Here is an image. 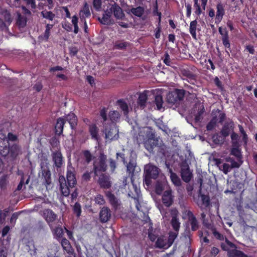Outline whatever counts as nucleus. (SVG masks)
Segmentation results:
<instances>
[{
    "label": "nucleus",
    "instance_id": "69168bd1",
    "mask_svg": "<svg viewBox=\"0 0 257 257\" xmlns=\"http://www.w3.org/2000/svg\"><path fill=\"white\" fill-rule=\"evenodd\" d=\"M63 249L69 255H73L74 252V249L71 246V244L63 247Z\"/></svg>",
    "mask_w": 257,
    "mask_h": 257
},
{
    "label": "nucleus",
    "instance_id": "4c0bfd02",
    "mask_svg": "<svg viewBox=\"0 0 257 257\" xmlns=\"http://www.w3.org/2000/svg\"><path fill=\"white\" fill-rule=\"evenodd\" d=\"M26 246L27 247V249L29 252H30L31 255H35L37 253L36 250L37 249L35 248L34 245V242L33 240H29L27 242Z\"/></svg>",
    "mask_w": 257,
    "mask_h": 257
},
{
    "label": "nucleus",
    "instance_id": "473e14b6",
    "mask_svg": "<svg viewBox=\"0 0 257 257\" xmlns=\"http://www.w3.org/2000/svg\"><path fill=\"white\" fill-rule=\"evenodd\" d=\"M117 105L123 111L124 115H126L128 112V107L127 103L123 99H119L117 101Z\"/></svg>",
    "mask_w": 257,
    "mask_h": 257
},
{
    "label": "nucleus",
    "instance_id": "ea45409f",
    "mask_svg": "<svg viewBox=\"0 0 257 257\" xmlns=\"http://www.w3.org/2000/svg\"><path fill=\"white\" fill-rule=\"evenodd\" d=\"M166 184L165 182H157L156 185V193L160 195L165 189Z\"/></svg>",
    "mask_w": 257,
    "mask_h": 257
},
{
    "label": "nucleus",
    "instance_id": "6e6d98bb",
    "mask_svg": "<svg viewBox=\"0 0 257 257\" xmlns=\"http://www.w3.org/2000/svg\"><path fill=\"white\" fill-rule=\"evenodd\" d=\"M73 210L75 213L76 214L77 216L79 217L81 212V208L79 203H76L73 207Z\"/></svg>",
    "mask_w": 257,
    "mask_h": 257
},
{
    "label": "nucleus",
    "instance_id": "4d7b16f0",
    "mask_svg": "<svg viewBox=\"0 0 257 257\" xmlns=\"http://www.w3.org/2000/svg\"><path fill=\"white\" fill-rule=\"evenodd\" d=\"M217 123L216 118L213 117L207 125L206 128L207 130H212Z\"/></svg>",
    "mask_w": 257,
    "mask_h": 257
},
{
    "label": "nucleus",
    "instance_id": "2f4dec72",
    "mask_svg": "<svg viewBox=\"0 0 257 257\" xmlns=\"http://www.w3.org/2000/svg\"><path fill=\"white\" fill-rule=\"evenodd\" d=\"M217 12L216 15V19L220 22L224 15V6L221 3H218L216 6Z\"/></svg>",
    "mask_w": 257,
    "mask_h": 257
},
{
    "label": "nucleus",
    "instance_id": "6e6552de",
    "mask_svg": "<svg viewBox=\"0 0 257 257\" xmlns=\"http://www.w3.org/2000/svg\"><path fill=\"white\" fill-rule=\"evenodd\" d=\"M185 91L182 89H176L169 92L167 95V101L169 103L175 104L184 98Z\"/></svg>",
    "mask_w": 257,
    "mask_h": 257
},
{
    "label": "nucleus",
    "instance_id": "7ed1b4c3",
    "mask_svg": "<svg viewBox=\"0 0 257 257\" xmlns=\"http://www.w3.org/2000/svg\"><path fill=\"white\" fill-rule=\"evenodd\" d=\"M160 174V170L156 166L148 164L144 167V182L149 186L151 183V179H156Z\"/></svg>",
    "mask_w": 257,
    "mask_h": 257
},
{
    "label": "nucleus",
    "instance_id": "aec40b11",
    "mask_svg": "<svg viewBox=\"0 0 257 257\" xmlns=\"http://www.w3.org/2000/svg\"><path fill=\"white\" fill-rule=\"evenodd\" d=\"M234 128V123L233 121H229L225 123L221 131V134L223 138L229 136L231 132H233Z\"/></svg>",
    "mask_w": 257,
    "mask_h": 257
},
{
    "label": "nucleus",
    "instance_id": "1a4fd4ad",
    "mask_svg": "<svg viewBox=\"0 0 257 257\" xmlns=\"http://www.w3.org/2000/svg\"><path fill=\"white\" fill-rule=\"evenodd\" d=\"M113 11L112 9V4H109L106 10L104 11L102 18H98L99 21L103 25H109L113 24L114 21L111 19Z\"/></svg>",
    "mask_w": 257,
    "mask_h": 257
},
{
    "label": "nucleus",
    "instance_id": "423d86ee",
    "mask_svg": "<svg viewBox=\"0 0 257 257\" xmlns=\"http://www.w3.org/2000/svg\"><path fill=\"white\" fill-rule=\"evenodd\" d=\"M106 161V156L101 153L98 159L93 162V172L94 174V178L99 174L106 171L107 167Z\"/></svg>",
    "mask_w": 257,
    "mask_h": 257
},
{
    "label": "nucleus",
    "instance_id": "0e129e2a",
    "mask_svg": "<svg viewBox=\"0 0 257 257\" xmlns=\"http://www.w3.org/2000/svg\"><path fill=\"white\" fill-rule=\"evenodd\" d=\"M183 215L188 218V220H190V218L195 217L193 213L189 210H185L183 211Z\"/></svg>",
    "mask_w": 257,
    "mask_h": 257
},
{
    "label": "nucleus",
    "instance_id": "e433bc0d",
    "mask_svg": "<svg viewBox=\"0 0 257 257\" xmlns=\"http://www.w3.org/2000/svg\"><path fill=\"white\" fill-rule=\"evenodd\" d=\"M109 117L112 121L111 123H114L119 119L120 114L117 111H110L109 113Z\"/></svg>",
    "mask_w": 257,
    "mask_h": 257
},
{
    "label": "nucleus",
    "instance_id": "09e8293b",
    "mask_svg": "<svg viewBox=\"0 0 257 257\" xmlns=\"http://www.w3.org/2000/svg\"><path fill=\"white\" fill-rule=\"evenodd\" d=\"M43 18L52 21L55 17V14L50 11H43L41 12Z\"/></svg>",
    "mask_w": 257,
    "mask_h": 257
},
{
    "label": "nucleus",
    "instance_id": "3c124183",
    "mask_svg": "<svg viewBox=\"0 0 257 257\" xmlns=\"http://www.w3.org/2000/svg\"><path fill=\"white\" fill-rule=\"evenodd\" d=\"M188 221L191 225V229L192 230L195 231L198 229V222L195 217L190 218Z\"/></svg>",
    "mask_w": 257,
    "mask_h": 257
},
{
    "label": "nucleus",
    "instance_id": "c03bdc74",
    "mask_svg": "<svg viewBox=\"0 0 257 257\" xmlns=\"http://www.w3.org/2000/svg\"><path fill=\"white\" fill-rule=\"evenodd\" d=\"M131 12L134 15L141 17L144 14V9L142 7H138L136 8H133L131 9Z\"/></svg>",
    "mask_w": 257,
    "mask_h": 257
},
{
    "label": "nucleus",
    "instance_id": "8fccbe9b",
    "mask_svg": "<svg viewBox=\"0 0 257 257\" xmlns=\"http://www.w3.org/2000/svg\"><path fill=\"white\" fill-rule=\"evenodd\" d=\"M178 235V232L174 231V232H171L169 233V236L168 238L167 241L170 245V246L173 244L174 240L177 237Z\"/></svg>",
    "mask_w": 257,
    "mask_h": 257
},
{
    "label": "nucleus",
    "instance_id": "bf43d9fd",
    "mask_svg": "<svg viewBox=\"0 0 257 257\" xmlns=\"http://www.w3.org/2000/svg\"><path fill=\"white\" fill-rule=\"evenodd\" d=\"M93 6L96 11H100L101 7V0H93Z\"/></svg>",
    "mask_w": 257,
    "mask_h": 257
},
{
    "label": "nucleus",
    "instance_id": "774afa93",
    "mask_svg": "<svg viewBox=\"0 0 257 257\" xmlns=\"http://www.w3.org/2000/svg\"><path fill=\"white\" fill-rule=\"evenodd\" d=\"M7 249L6 247H0V257H7Z\"/></svg>",
    "mask_w": 257,
    "mask_h": 257
},
{
    "label": "nucleus",
    "instance_id": "a19ab883",
    "mask_svg": "<svg viewBox=\"0 0 257 257\" xmlns=\"http://www.w3.org/2000/svg\"><path fill=\"white\" fill-rule=\"evenodd\" d=\"M17 23L19 27L22 28L24 27L27 23V19L26 17L22 15L20 13H18Z\"/></svg>",
    "mask_w": 257,
    "mask_h": 257
},
{
    "label": "nucleus",
    "instance_id": "c85d7f7f",
    "mask_svg": "<svg viewBox=\"0 0 257 257\" xmlns=\"http://www.w3.org/2000/svg\"><path fill=\"white\" fill-rule=\"evenodd\" d=\"M107 196L109 199V203L112 205V206L115 209H117L118 206L120 205L119 200L117 199L114 194L111 193H108L107 194Z\"/></svg>",
    "mask_w": 257,
    "mask_h": 257
},
{
    "label": "nucleus",
    "instance_id": "393cba45",
    "mask_svg": "<svg viewBox=\"0 0 257 257\" xmlns=\"http://www.w3.org/2000/svg\"><path fill=\"white\" fill-rule=\"evenodd\" d=\"M91 13L89 10V6L86 2L85 3L84 7L80 11L79 16L81 21L85 20L86 18L90 17Z\"/></svg>",
    "mask_w": 257,
    "mask_h": 257
},
{
    "label": "nucleus",
    "instance_id": "6ab92c4d",
    "mask_svg": "<svg viewBox=\"0 0 257 257\" xmlns=\"http://www.w3.org/2000/svg\"><path fill=\"white\" fill-rule=\"evenodd\" d=\"M112 9L113 15L117 20H123L125 15L118 5L113 2V3L112 4Z\"/></svg>",
    "mask_w": 257,
    "mask_h": 257
},
{
    "label": "nucleus",
    "instance_id": "0eeeda50",
    "mask_svg": "<svg viewBox=\"0 0 257 257\" xmlns=\"http://www.w3.org/2000/svg\"><path fill=\"white\" fill-rule=\"evenodd\" d=\"M103 127V132L105 134L106 139L109 141H114L118 139V128L115 123L108 124L104 123Z\"/></svg>",
    "mask_w": 257,
    "mask_h": 257
},
{
    "label": "nucleus",
    "instance_id": "4be33fe9",
    "mask_svg": "<svg viewBox=\"0 0 257 257\" xmlns=\"http://www.w3.org/2000/svg\"><path fill=\"white\" fill-rule=\"evenodd\" d=\"M43 216L48 223H50L56 220L57 215L51 209H46L43 211Z\"/></svg>",
    "mask_w": 257,
    "mask_h": 257
},
{
    "label": "nucleus",
    "instance_id": "9b49d317",
    "mask_svg": "<svg viewBox=\"0 0 257 257\" xmlns=\"http://www.w3.org/2000/svg\"><path fill=\"white\" fill-rule=\"evenodd\" d=\"M97 183L103 189H108L111 186L109 176L104 173H100L97 176Z\"/></svg>",
    "mask_w": 257,
    "mask_h": 257
},
{
    "label": "nucleus",
    "instance_id": "cd10ccee",
    "mask_svg": "<svg viewBox=\"0 0 257 257\" xmlns=\"http://www.w3.org/2000/svg\"><path fill=\"white\" fill-rule=\"evenodd\" d=\"M66 120L69 122L72 129H74L77 125V119L75 114L70 113L66 116Z\"/></svg>",
    "mask_w": 257,
    "mask_h": 257
},
{
    "label": "nucleus",
    "instance_id": "2eb2a0df",
    "mask_svg": "<svg viewBox=\"0 0 257 257\" xmlns=\"http://www.w3.org/2000/svg\"><path fill=\"white\" fill-rule=\"evenodd\" d=\"M46 160L45 162L41 163V167L42 169V174L45 179V183L47 186L51 183V173L49 170L48 163Z\"/></svg>",
    "mask_w": 257,
    "mask_h": 257
},
{
    "label": "nucleus",
    "instance_id": "58836bf2",
    "mask_svg": "<svg viewBox=\"0 0 257 257\" xmlns=\"http://www.w3.org/2000/svg\"><path fill=\"white\" fill-rule=\"evenodd\" d=\"M98 129L97 127V126L94 125H91L89 126V132L91 135V137L93 139H94L95 140H98Z\"/></svg>",
    "mask_w": 257,
    "mask_h": 257
},
{
    "label": "nucleus",
    "instance_id": "13d9d810",
    "mask_svg": "<svg viewBox=\"0 0 257 257\" xmlns=\"http://www.w3.org/2000/svg\"><path fill=\"white\" fill-rule=\"evenodd\" d=\"M8 176L5 175L3 176L0 179V187L3 189L4 188L7 184Z\"/></svg>",
    "mask_w": 257,
    "mask_h": 257
},
{
    "label": "nucleus",
    "instance_id": "bb28decb",
    "mask_svg": "<svg viewBox=\"0 0 257 257\" xmlns=\"http://www.w3.org/2000/svg\"><path fill=\"white\" fill-rule=\"evenodd\" d=\"M156 245L157 247L160 248H168L170 245L167 241V238L164 236L159 237L156 242Z\"/></svg>",
    "mask_w": 257,
    "mask_h": 257
},
{
    "label": "nucleus",
    "instance_id": "f03ea898",
    "mask_svg": "<svg viewBox=\"0 0 257 257\" xmlns=\"http://www.w3.org/2000/svg\"><path fill=\"white\" fill-rule=\"evenodd\" d=\"M215 162L219 169L225 174H227L233 168H238L241 165L240 162L235 161L234 158L230 157L226 158L225 162L220 159H215Z\"/></svg>",
    "mask_w": 257,
    "mask_h": 257
},
{
    "label": "nucleus",
    "instance_id": "412c9836",
    "mask_svg": "<svg viewBox=\"0 0 257 257\" xmlns=\"http://www.w3.org/2000/svg\"><path fill=\"white\" fill-rule=\"evenodd\" d=\"M201 188L199 190V193L201 199V203H198V205L201 210L205 209L208 207L210 204V198L208 195L201 194Z\"/></svg>",
    "mask_w": 257,
    "mask_h": 257
},
{
    "label": "nucleus",
    "instance_id": "f8f14e48",
    "mask_svg": "<svg viewBox=\"0 0 257 257\" xmlns=\"http://www.w3.org/2000/svg\"><path fill=\"white\" fill-rule=\"evenodd\" d=\"M127 172L131 177L132 181H133V178L135 175L136 171L137 173L140 171L139 168H137V162L136 158L131 156L128 163L126 165Z\"/></svg>",
    "mask_w": 257,
    "mask_h": 257
},
{
    "label": "nucleus",
    "instance_id": "c756f323",
    "mask_svg": "<svg viewBox=\"0 0 257 257\" xmlns=\"http://www.w3.org/2000/svg\"><path fill=\"white\" fill-rule=\"evenodd\" d=\"M65 122V121L63 118L59 117L58 118L55 125L56 133L57 135H60L62 133Z\"/></svg>",
    "mask_w": 257,
    "mask_h": 257
},
{
    "label": "nucleus",
    "instance_id": "e2e57ef3",
    "mask_svg": "<svg viewBox=\"0 0 257 257\" xmlns=\"http://www.w3.org/2000/svg\"><path fill=\"white\" fill-rule=\"evenodd\" d=\"M2 18H0V30H7L8 27V24L5 21L4 22Z\"/></svg>",
    "mask_w": 257,
    "mask_h": 257
},
{
    "label": "nucleus",
    "instance_id": "7c9ffc66",
    "mask_svg": "<svg viewBox=\"0 0 257 257\" xmlns=\"http://www.w3.org/2000/svg\"><path fill=\"white\" fill-rule=\"evenodd\" d=\"M149 96H152L151 99H154V102L155 103L157 109L158 110H160L163 107L162 105L163 103V101L162 99V97L160 95H155L154 94H151L149 95Z\"/></svg>",
    "mask_w": 257,
    "mask_h": 257
},
{
    "label": "nucleus",
    "instance_id": "dca6fc26",
    "mask_svg": "<svg viewBox=\"0 0 257 257\" xmlns=\"http://www.w3.org/2000/svg\"><path fill=\"white\" fill-rule=\"evenodd\" d=\"M171 189L166 190L163 194L162 201L163 204L167 207L171 206L173 202L174 197L172 194Z\"/></svg>",
    "mask_w": 257,
    "mask_h": 257
},
{
    "label": "nucleus",
    "instance_id": "f704fd0d",
    "mask_svg": "<svg viewBox=\"0 0 257 257\" xmlns=\"http://www.w3.org/2000/svg\"><path fill=\"white\" fill-rule=\"evenodd\" d=\"M148 100V95L145 92L140 93L138 98V103L142 108H144Z\"/></svg>",
    "mask_w": 257,
    "mask_h": 257
},
{
    "label": "nucleus",
    "instance_id": "680f3d73",
    "mask_svg": "<svg viewBox=\"0 0 257 257\" xmlns=\"http://www.w3.org/2000/svg\"><path fill=\"white\" fill-rule=\"evenodd\" d=\"M127 46V43L123 42H116L115 44V47L118 49H123Z\"/></svg>",
    "mask_w": 257,
    "mask_h": 257
},
{
    "label": "nucleus",
    "instance_id": "a18cd8bd",
    "mask_svg": "<svg viewBox=\"0 0 257 257\" xmlns=\"http://www.w3.org/2000/svg\"><path fill=\"white\" fill-rule=\"evenodd\" d=\"M214 115L215 116L214 117L216 118L217 122L222 123L225 119V114L218 109L215 111Z\"/></svg>",
    "mask_w": 257,
    "mask_h": 257
},
{
    "label": "nucleus",
    "instance_id": "a878e982",
    "mask_svg": "<svg viewBox=\"0 0 257 257\" xmlns=\"http://www.w3.org/2000/svg\"><path fill=\"white\" fill-rule=\"evenodd\" d=\"M204 111V107L203 106V105H201L199 111H198V112L195 115L194 121L193 122V121L191 120L188 117H187L186 120H187V122H189V123L191 124L192 125H194V124H193V123L196 124L199 122H200L202 119V115Z\"/></svg>",
    "mask_w": 257,
    "mask_h": 257
},
{
    "label": "nucleus",
    "instance_id": "de8ad7c7",
    "mask_svg": "<svg viewBox=\"0 0 257 257\" xmlns=\"http://www.w3.org/2000/svg\"><path fill=\"white\" fill-rule=\"evenodd\" d=\"M239 136L237 134L233 132L231 133V139L232 147H239Z\"/></svg>",
    "mask_w": 257,
    "mask_h": 257
},
{
    "label": "nucleus",
    "instance_id": "37998d69",
    "mask_svg": "<svg viewBox=\"0 0 257 257\" xmlns=\"http://www.w3.org/2000/svg\"><path fill=\"white\" fill-rule=\"evenodd\" d=\"M207 227L211 229L212 232L214 235V236L220 240H223L224 239V236L222 234L218 232L215 228L213 227L211 224H207Z\"/></svg>",
    "mask_w": 257,
    "mask_h": 257
},
{
    "label": "nucleus",
    "instance_id": "5fc2aeb1",
    "mask_svg": "<svg viewBox=\"0 0 257 257\" xmlns=\"http://www.w3.org/2000/svg\"><path fill=\"white\" fill-rule=\"evenodd\" d=\"M8 211L6 210L0 211V224L4 223Z\"/></svg>",
    "mask_w": 257,
    "mask_h": 257
},
{
    "label": "nucleus",
    "instance_id": "338daca9",
    "mask_svg": "<svg viewBox=\"0 0 257 257\" xmlns=\"http://www.w3.org/2000/svg\"><path fill=\"white\" fill-rule=\"evenodd\" d=\"M90 175H91V172L86 171L82 175V180L83 181H86V182L89 181L90 179V178H91Z\"/></svg>",
    "mask_w": 257,
    "mask_h": 257
},
{
    "label": "nucleus",
    "instance_id": "052dcab7",
    "mask_svg": "<svg viewBox=\"0 0 257 257\" xmlns=\"http://www.w3.org/2000/svg\"><path fill=\"white\" fill-rule=\"evenodd\" d=\"M84 156L87 163H89L92 160V156L88 151L84 152Z\"/></svg>",
    "mask_w": 257,
    "mask_h": 257
},
{
    "label": "nucleus",
    "instance_id": "39448f33",
    "mask_svg": "<svg viewBox=\"0 0 257 257\" xmlns=\"http://www.w3.org/2000/svg\"><path fill=\"white\" fill-rule=\"evenodd\" d=\"M21 154V148L17 144H14L8 148L5 146L3 149L0 150V154L3 156H7L11 161H14Z\"/></svg>",
    "mask_w": 257,
    "mask_h": 257
},
{
    "label": "nucleus",
    "instance_id": "5701e85b",
    "mask_svg": "<svg viewBox=\"0 0 257 257\" xmlns=\"http://www.w3.org/2000/svg\"><path fill=\"white\" fill-rule=\"evenodd\" d=\"M67 184L70 187L72 188H74L75 185L76 184V179L75 176L74 172L70 170H68L67 172Z\"/></svg>",
    "mask_w": 257,
    "mask_h": 257
},
{
    "label": "nucleus",
    "instance_id": "72a5a7b5",
    "mask_svg": "<svg viewBox=\"0 0 257 257\" xmlns=\"http://www.w3.org/2000/svg\"><path fill=\"white\" fill-rule=\"evenodd\" d=\"M169 172L170 174V178L173 184L177 186L181 185V182L179 177L173 172L171 169H169Z\"/></svg>",
    "mask_w": 257,
    "mask_h": 257
},
{
    "label": "nucleus",
    "instance_id": "603ef678",
    "mask_svg": "<svg viewBox=\"0 0 257 257\" xmlns=\"http://www.w3.org/2000/svg\"><path fill=\"white\" fill-rule=\"evenodd\" d=\"M94 201L96 204L100 205H103L105 203L103 196L100 194H98L96 196Z\"/></svg>",
    "mask_w": 257,
    "mask_h": 257
},
{
    "label": "nucleus",
    "instance_id": "864d4df0",
    "mask_svg": "<svg viewBox=\"0 0 257 257\" xmlns=\"http://www.w3.org/2000/svg\"><path fill=\"white\" fill-rule=\"evenodd\" d=\"M212 139L213 142L216 144H222L224 141V138L218 135L213 136Z\"/></svg>",
    "mask_w": 257,
    "mask_h": 257
},
{
    "label": "nucleus",
    "instance_id": "b1692460",
    "mask_svg": "<svg viewBox=\"0 0 257 257\" xmlns=\"http://www.w3.org/2000/svg\"><path fill=\"white\" fill-rule=\"evenodd\" d=\"M0 16L1 18H2L4 21L10 25L12 22L13 18L12 17V15L9 10L2 8L0 10Z\"/></svg>",
    "mask_w": 257,
    "mask_h": 257
},
{
    "label": "nucleus",
    "instance_id": "f3484780",
    "mask_svg": "<svg viewBox=\"0 0 257 257\" xmlns=\"http://www.w3.org/2000/svg\"><path fill=\"white\" fill-rule=\"evenodd\" d=\"M170 212L172 216V219L171 221L172 226L175 231L178 232L180 226V223L178 218L177 217L178 212L177 209H172L171 210Z\"/></svg>",
    "mask_w": 257,
    "mask_h": 257
},
{
    "label": "nucleus",
    "instance_id": "f257e3e1",
    "mask_svg": "<svg viewBox=\"0 0 257 257\" xmlns=\"http://www.w3.org/2000/svg\"><path fill=\"white\" fill-rule=\"evenodd\" d=\"M142 133L146 134L148 139L145 141V139L143 138L144 136L139 134L137 138L138 143L140 144L143 141L145 148L149 152H152L154 148L159 145V139L155 138L154 133L152 132L149 127L143 128V131L141 132V133Z\"/></svg>",
    "mask_w": 257,
    "mask_h": 257
},
{
    "label": "nucleus",
    "instance_id": "20e7f679",
    "mask_svg": "<svg viewBox=\"0 0 257 257\" xmlns=\"http://www.w3.org/2000/svg\"><path fill=\"white\" fill-rule=\"evenodd\" d=\"M221 247L224 250L227 251L229 257H245L246 255L241 251L236 249L234 244L225 238V241L221 243Z\"/></svg>",
    "mask_w": 257,
    "mask_h": 257
},
{
    "label": "nucleus",
    "instance_id": "a211bd4d",
    "mask_svg": "<svg viewBox=\"0 0 257 257\" xmlns=\"http://www.w3.org/2000/svg\"><path fill=\"white\" fill-rule=\"evenodd\" d=\"M59 181L62 194L64 196H68L70 194V188H71L67 184L65 178L63 176L59 177Z\"/></svg>",
    "mask_w": 257,
    "mask_h": 257
},
{
    "label": "nucleus",
    "instance_id": "49530a36",
    "mask_svg": "<svg viewBox=\"0 0 257 257\" xmlns=\"http://www.w3.org/2000/svg\"><path fill=\"white\" fill-rule=\"evenodd\" d=\"M182 75L186 77L190 81L194 80L196 78V75L193 74L188 70L183 69L182 70Z\"/></svg>",
    "mask_w": 257,
    "mask_h": 257
},
{
    "label": "nucleus",
    "instance_id": "4468645a",
    "mask_svg": "<svg viewBox=\"0 0 257 257\" xmlns=\"http://www.w3.org/2000/svg\"><path fill=\"white\" fill-rule=\"evenodd\" d=\"M99 217V220L101 223H104L107 222L110 220L111 217V211L110 209L108 207H103L100 210Z\"/></svg>",
    "mask_w": 257,
    "mask_h": 257
},
{
    "label": "nucleus",
    "instance_id": "c9c22d12",
    "mask_svg": "<svg viewBox=\"0 0 257 257\" xmlns=\"http://www.w3.org/2000/svg\"><path fill=\"white\" fill-rule=\"evenodd\" d=\"M231 154L236 157V159L235 160V161L240 162L241 164H242V161L241 160V155L239 150L238 149V147H232Z\"/></svg>",
    "mask_w": 257,
    "mask_h": 257
},
{
    "label": "nucleus",
    "instance_id": "79ce46f5",
    "mask_svg": "<svg viewBox=\"0 0 257 257\" xmlns=\"http://www.w3.org/2000/svg\"><path fill=\"white\" fill-rule=\"evenodd\" d=\"M197 22L196 20L193 21L191 22L190 24V33L191 34L193 38L196 39V26H197Z\"/></svg>",
    "mask_w": 257,
    "mask_h": 257
},
{
    "label": "nucleus",
    "instance_id": "ddd939ff",
    "mask_svg": "<svg viewBox=\"0 0 257 257\" xmlns=\"http://www.w3.org/2000/svg\"><path fill=\"white\" fill-rule=\"evenodd\" d=\"M51 156L54 162V167L57 168V170L60 169L64 163L63 158L60 151H52Z\"/></svg>",
    "mask_w": 257,
    "mask_h": 257
},
{
    "label": "nucleus",
    "instance_id": "9d476101",
    "mask_svg": "<svg viewBox=\"0 0 257 257\" xmlns=\"http://www.w3.org/2000/svg\"><path fill=\"white\" fill-rule=\"evenodd\" d=\"M181 175L184 181L188 182L191 178V173L186 160L183 161L180 164Z\"/></svg>",
    "mask_w": 257,
    "mask_h": 257
}]
</instances>
